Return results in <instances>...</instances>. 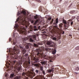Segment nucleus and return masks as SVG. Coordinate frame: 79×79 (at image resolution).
Instances as JSON below:
<instances>
[{
	"label": "nucleus",
	"mask_w": 79,
	"mask_h": 79,
	"mask_svg": "<svg viewBox=\"0 0 79 79\" xmlns=\"http://www.w3.org/2000/svg\"><path fill=\"white\" fill-rule=\"evenodd\" d=\"M71 21H72V19H71L69 20L67 22V24H68L69 25V23H71Z\"/></svg>",
	"instance_id": "nucleus-25"
},
{
	"label": "nucleus",
	"mask_w": 79,
	"mask_h": 79,
	"mask_svg": "<svg viewBox=\"0 0 79 79\" xmlns=\"http://www.w3.org/2000/svg\"><path fill=\"white\" fill-rule=\"evenodd\" d=\"M9 65H10V64H9Z\"/></svg>",
	"instance_id": "nucleus-61"
},
{
	"label": "nucleus",
	"mask_w": 79,
	"mask_h": 79,
	"mask_svg": "<svg viewBox=\"0 0 79 79\" xmlns=\"http://www.w3.org/2000/svg\"><path fill=\"white\" fill-rule=\"evenodd\" d=\"M20 14V13L19 12H18V14H17V15L18 16H19V15Z\"/></svg>",
	"instance_id": "nucleus-48"
},
{
	"label": "nucleus",
	"mask_w": 79,
	"mask_h": 79,
	"mask_svg": "<svg viewBox=\"0 0 79 79\" xmlns=\"http://www.w3.org/2000/svg\"><path fill=\"white\" fill-rule=\"evenodd\" d=\"M13 36L14 37H15V35H14V34H13Z\"/></svg>",
	"instance_id": "nucleus-56"
},
{
	"label": "nucleus",
	"mask_w": 79,
	"mask_h": 79,
	"mask_svg": "<svg viewBox=\"0 0 79 79\" xmlns=\"http://www.w3.org/2000/svg\"><path fill=\"white\" fill-rule=\"evenodd\" d=\"M28 39V38L27 37H26L24 38V39L23 40V42H24V41H26V40H27Z\"/></svg>",
	"instance_id": "nucleus-28"
},
{
	"label": "nucleus",
	"mask_w": 79,
	"mask_h": 79,
	"mask_svg": "<svg viewBox=\"0 0 79 79\" xmlns=\"http://www.w3.org/2000/svg\"><path fill=\"white\" fill-rule=\"evenodd\" d=\"M11 42H12V41H11Z\"/></svg>",
	"instance_id": "nucleus-62"
},
{
	"label": "nucleus",
	"mask_w": 79,
	"mask_h": 79,
	"mask_svg": "<svg viewBox=\"0 0 79 79\" xmlns=\"http://www.w3.org/2000/svg\"><path fill=\"white\" fill-rule=\"evenodd\" d=\"M34 28V31H38L39 29H40V26H39L38 27H37V26H35L33 27Z\"/></svg>",
	"instance_id": "nucleus-11"
},
{
	"label": "nucleus",
	"mask_w": 79,
	"mask_h": 79,
	"mask_svg": "<svg viewBox=\"0 0 79 79\" xmlns=\"http://www.w3.org/2000/svg\"><path fill=\"white\" fill-rule=\"evenodd\" d=\"M34 18L35 19H37L39 18V16L37 15H36L34 16Z\"/></svg>",
	"instance_id": "nucleus-24"
},
{
	"label": "nucleus",
	"mask_w": 79,
	"mask_h": 79,
	"mask_svg": "<svg viewBox=\"0 0 79 79\" xmlns=\"http://www.w3.org/2000/svg\"><path fill=\"white\" fill-rule=\"evenodd\" d=\"M70 58H69V60H70Z\"/></svg>",
	"instance_id": "nucleus-57"
},
{
	"label": "nucleus",
	"mask_w": 79,
	"mask_h": 79,
	"mask_svg": "<svg viewBox=\"0 0 79 79\" xmlns=\"http://www.w3.org/2000/svg\"><path fill=\"white\" fill-rule=\"evenodd\" d=\"M31 23H34V20H31L30 21Z\"/></svg>",
	"instance_id": "nucleus-41"
},
{
	"label": "nucleus",
	"mask_w": 79,
	"mask_h": 79,
	"mask_svg": "<svg viewBox=\"0 0 79 79\" xmlns=\"http://www.w3.org/2000/svg\"><path fill=\"white\" fill-rule=\"evenodd\" d=\"M18 31L20 32L21 34H24L26 32V28L23 27L22 29H18Z\"/></svg>",
	"instance_id": "nucleus-9"
},
{
	"label": "nucleus",
	"mask_w": 79,
	"mask_h": 79,
	"mask_svg": "<svg viewBox=\"0 0 79 79\" xmlns=\"http://www.w3.org/2000/svg\"><path fill=\"white\" fill-rule=\"evenodd\" d=\"M11 38H9V42H11Z\"/></svg>",
	"instance_id": "nucleus-46"
},
{
	"label": "nucleus",
	"mask_w": 79,
	"mask_h": 79,
	"mask_svg": "<svg viewBox=\"0 0 79 79\" xmlns=\"http://www.w3.org/2000/svg\"><path fill=\"white\" fill-rule=\"evenodd\" d=\"M64 27H65L66 29H68V27H69V25L68 23L65 24L64 25Z\"/></svg>",
	"instance_id": "nucleus-22"
},
{
	"label": "nucleus",
	"mask_w": 79,
	"mask_h": 79,
	"mask_svg": "<svg viewBox=\"0 0 79 79\" xmlns=\"http://www.w3.org/2000/svg\"><path fill=\"white\" fill-rule=\"evenodd\" d=\"M41 64H42V65H45V64H46L47 63V61H43L41 62Z\"/></svg>",
	"instance_id": "nucleus-20"
},
{
	"label": "nucleus",
	"mask_w": 79,
	"mask_h": 79,
	"mask_svg": "<svg viewBox=\"0 0 79 79\" xmlns=\"http://www.w3.org/2000/svg\"><path fill=\"white\" fill-rule=\"evenodd\" d=\"M77 21H79V17L77 16Z\"/></svg>",
	"instance_id": "nucleus-36"
},
{
	"label": "nucleus",
	"mask_w": 79,
	"mask_h": 79,
	"mask_svg": "<svg viewBox=\"0 0 79 79\" xmlns=\"http://www.w3.org/2000/svg\"><path fill=\"white\" fill-rule=\"evenodd\" d=\"M38 21H39V19H36V21H35V22L34 23V25H35V24H37V23H38Z\"/></svg>",
	"instance_id": "nucleus-27"
},
{
	"label": "nucleus",
	"mask_w": 79,
	"mask_h": 79,
	"mask_svg": "<svg viewBox=\"0 0 79 79\" xmlns=\"http://www.w3.org/2000/svg\"><path fill=\"white\" fill-rule=\"evenodd\" d=\"M15 23H16V21H15Z\"/></svg>",
	"instance_id": "nucleus-60"
},
{
	"label": "nucleus",
	"mask_w": 79,
	"mask_h": 79,
	"mask_svg": "<svg viewBox=\"0 0 79 79\" xmlns=\"http://www.w3.org/2000/svg\"><path fill=\"white\" fill-rule=\"evenodd\" d=\"M58 29V34L60 35H61L64 34V31H62V30H60V28H57Z\"/></svg>",
	"instance_id": "nucleus-10"
},
{
	"label": "nucleus",
	"mask_w": 79,
	"mask_h": 79,
	"mask_svg": "<svg viewBox=\"0 0 79 79\" xmlns=\"http://www.w3.org/2000/svg\"><path fill=\"white\" fill-rule=\"evenodd\" d=\"M31 63V62H30V60H28V61L27 62V63H26V64L25 65H26V67H29V65Z\"/></svg>",
	"instance_id": "nucleus-16"
},
{
	"label": "nucleus",
	"mask_w": 79,
	"mask_h": 79,
	"mask_svg": "<svg viewBox=\"0 0 79 79\" xmlns=\"http://www.w3.org/2000/svg\"><path fill=\"white\" fill-rule=\"evenodd\" d=\"M76 50H79V46H77L75 48Z\"/></svg>",
	"instance_id": "nucleus-33"
},
{
	"label": "nucleus",
	"mask_w": 79,
	"mask_h": 79,
	"mask_svg": "<svg viewBox=\"0 0 79 79\" xmlns=\"http://www.w3.org/2000/svg\"><path fill=\"white\" fill-rule=\"evenodd\" d=\"M44 79H45V78H44Z\"/></svg>",
	"instance_id": "nucleus-63"
},
{
	"label": "nucleus",
	"mask_w": 79,
	"mask_h": 79,
	"mask_svg": "<svg viewBox=\"0 0 79 79\" xmlns=\"http://www.w3.org/2000/svg\"><path fill=\"white\" fill-rule=\"evenodd\" d=\"M34 61H33V63H38V62H39V59L38 58H34Z\"/></svg>",
	"instance_id": "nucleus-15"
},
{
	"label": "nucleus",
	"mask_w": 79,
	"mask_h": 79,
	"mask_svg": "<svg viewBox=\"0 0 79 79\" xmlns=\"http://www.w3.org/2000/svg\"><path fill=\"white\" fill-rule=\"evenodd\" d=\"M19 49L21 50L22 53L23 54V56H25V57H27V56L28 55V54H25V53H26V50L24 49L23 47L21 45H19Z\"/></svg>",
	"instance_id": "nucleus-6"
},
{
	"label": "nucleus",
	"mask_w": 79,
	"mask_h": 79,
	"mask_svg": "<svg viewBox=\"0 0 79 79\" xmlns=\"http://www.w3.org/2000/svg\"><path fill=\"white\" fill-rule=\"evenodd\" d=\"M52 39L53 40H55V41H58L59 40V38H58L57 39L56 37H53L52 38Z\"/></svg>",
	"instance_id": "nucleus-21"
},
{
	"label": "nucleus",
	"mask_w": 79,
	"mask_h": 79,
	"mask_svg": "<svg viewBox=\"0 0 79 79\" xmlns=\"http://www.w3.org/2000/svg\"><path fill=\"white\" fill-rule=\"evenodd\" d=\"M78 30L79 31V27H78Z\"/></svg>",
	"instance_id": "nucleus-55"
},
{
	"label": "nucleus",
	"mask_w": 79,
	"mask_h": 79,
	"mask_svg": "<svg viewBox=\"0 0 79 79\" xmlns=\"http://www.w3.org/2000/svg\"><path fill=\"white\" fill-rule=\"evenodd\" d=\"M76 70L77 71H79V67H77L76 68Z\"/></svg>",
	"instance_id": "nucleus-35"
},
{
	"label": "nucleus",
	"mask_w": 79,
	"mask_h": 79,
	"mask_svg": "<svg viewBox=\"0 0 79 79\" xmlns=\"http://www.w3.org/2000/svg\"><path fill=\"white\" fill-rule=\"evenodd\" d=\"M46 45H47L48 46H47V45H45V46H46V47H54V45H55V43L52 41H48L46 43Z\"/></svg>",
	"instance_id": "nucleus-7"
},
{
	"label": "nucleus",
	"mask_w": 79,
	"mask_h": 79,
	"mask_svg": "<svg viewBox=\"0 0 79 79\" xmlns=\"http://www.w3.org/2000/svg\"><path fill=\"white\" fill-rule=\"evenodd\" d=\"M35 0L37 2H39V3H40V2H41V1L40 0Z\"/></svg>",
	"instance_id": "nucleus-34"
},
{
	"label": "nucleus",
	"mask_w": 79,
	"mask_h": 79,
	"mask_svg": "<svg viewBox=\"0 0 79 79\" xmlns=\"http://www.w3.org/2000/svg\"><path fill=\"white\" fill-rule=\"evenodd\" d=\"M18 46L17 45H15L13 49L12 48H10L9 49V56L10 58H14L16 59L18 58L17 55L19 53L20 50L18 49Z\"/></svg>",
	"instance_id": "nucleus-1"
},
{
	"label": "nucleus",
	"mask_w": 79,
	"mask_h": 79,
	"mask_svg": "<svg viewBox=\"0 0 79 79\" xmlns=\"http://www.w3.org/2000/svg\"><path fill=\"white\" fill-rule=\"evenodd\" d=\"M71 5H72V4H71Z\"/></svg>",
	"instance_id": "nucleus-59"
},
{
	"label": "nucleus",
	"mask_w": 79,
	"mask_h": 79,
	"mask_svg": "<svg viewBox=\"0 0 79 79\" xmlns=\"http://www.w3.org/2000/svg\"><path fill=\"white\" fill-rule=\"evenodd\" d=\"M63 24L62 23H61L59 25V27L60 28V30H62V28H63Z\"/></svg>",
	"instance_id": "nucleus-18"
},
{
	"label": "nucleus",
	"mask_w": 79,
	"mask_h": 79,
	"mask_svg": "<svg viewBox=\"0 0 79 79\" xmlns=\"http://www.w3.org/2000/svg\"><path fill=\"white\" fill-rule=\"evenodd\" d=\"M44 50V47L42 46L35 50L36 52H38L37 53V55L38 58H39V57H42L45 58H48L47 55L46 54L47 52Z\"/></svg>",
	"instance_id": "nucleus-2"
},
{
	"label": "nucleus",
	"mask_w": 79,
	"mask_h": 79,
	"mask_svg": "<svg viewBox=\"0 0 79 79\" xmlns=\"http://www.w3.org/2000/svg\"><path fill=\"white\" fill-rule=\"evenodd\" d=\"M63 23L64 24H68V22L66 20L64 19V18L63 19Z\"/></svg>",
	"instance_id": "nucleus-19"
},
{
	"label": "nucleus",
	"mask_w": 79,
	"mask_h": 79,
	"mask_svg": "<svg viewBox=\"0 0 79 79\" xmlns=\"http://www.w3.org/2000/svg\"><path fill=\"white\" fill-rule=\"evenodd\" d=\"M38 36V34H36L35 35H33V36H30L29 37V40L30 42H34V40L36 39V37Z\"/></svg>",
	"instance_id": "nucleus-8"
},
{
	"label": "nucleus",
	"mask_w": 79,
	"mask_h": 79,
	"mask_svg": "<svg viewBox=\"0 0 79 79\" xmlns=\"http://www.w3.org/2000/svg\"><path fill=\"white\" fill-rule=\"evenodd\" d=\"M77 6L78 8V9H79V4L77 5Z\"/></svg>",
	"instance_id": "nucleus-49"
},
{
	"label": "nucleus",
	"mask_w": 79,
	"mask_h": 79,
	"mask_svg": "<svg viewBox=\"0 0 79 79\" xmlns=\"http://www.w3.org/2000/svg\"><path fill=\"white\" fill-rule=\"evenodd\" d=\"M43 10H44V8L43 7H40L39 10L41 11H43Z\"/></svg>",
	"instance_id": "nucleus-23"
},
{
	"label": "nucleus",
	"mask_w": 79,
	"mask_h": 79,
	"mask_svg": "<svg viewBox=\"0 0 79 79\" xmlns=\"http://www.w3.org/2000/svg\"><path fill=\"white\" fill-rule=\"evenodd\" d=\"M49 58H50L51 60H53V58L52 57H49Z\"/></svg>",
	"instance_id": "nucleus-50"
},
{
	"label": "nucleus",
	"mask_w": 79,
	"mask_h": 79,
	"mask_svg": "<svg viewBox=\"0 0 79 79\" xmlns=\"http://www.w3.org/2000/svg\"><path fill=\"white\" fill-rule=\"evenodd\" d=\"M29 47V46L28 45H27L25 46V48L26 49H28Z\"/></svg>",
	"instance_id": "nucleus-30"
},
{
	"label": "nucleus",
	"mask_w": 79,
	"mask_h": 79,
	"mask_svg": "<svg viewBox=\"0 0 79 79\" xmlns=\"http://www.w3.org/2000/svg\"><path fill=\"white\" fill-rule=\"evenodd\" d=\"M76 18V17L75 16H73L72 17V19H74Z\"/></svg>",
	"instance_id": "nucleus-37"
},
{
	"label": "nucleus",
	"mask_w": 79,
	"mask_h": 79,
	"mask_svg": "<svg viewBox=\"0 0 79 79\" xmlns=\"http://www.w3.org/2000/svg\"><path fill=\"white\" fill-rule=\"evenodd\" d=\"M13 77H14V73H12V74H11L10 76V78H13Z\"/></svg>",
	"instance_id": "nucleus-26"
},
{
	"label": "nucleus",
	"mask_w": 79,
	"mask_h": 79,
	"mask_svg": "<svg viewBox=\"0 0 79 79\" xmlns=\"http://www.w3.org/2000/svg\"><path fill=\"white\" fill-rule=\"evenodd\" d=\"M45 49L46 51H48V48H46Z\"/></svg>",
	"instance_id": "nucleus-44"
},
{
	"label": "nucleus",
	"mask_w": 79,
	"mask_h": 79,
	"mask_svg": "<svg viewBox=\"0 0 79 79\" xmlns=\"http://www.w3.org/2000/svg\"><path fill=\"white\" fill-rule=\"evenodd\" d=\"M51 76H52H52H53V74H52Z\"/></svg>",
	"instance_id": "nucleus-54"
},
{
	"label": "nucleus",
	"mask_w": 79,
	"mask_h": 79,
	"mask_svg": "<svg viewBox=\"0 0 79 79\" xmlns=\"http://www.w3.org/2000/svg\"><path fill=\"white\" fill-rule=\"evenodd\" d=\"M61 0H60V2L61 1Z\"/></svg>",
	"instance_id": "nucleus-58"
},
{
	"label": "nucleus",
	"mask_w": 79,
	"mask_h": 79,
	"mask_svg": "<svg viewBox=\"0 0 79 79\" xmlns=\"http://www.w3.org/2000/svg\"><path fill=\"white\" fill-rule=\"evenodd\" d=\"M51 19H52V18H51V17H49V18H48V20L49 21H50V20H51Z\"/></svg>",
	"instance_id": "nucleus-40"
},
{
	"label": "nucleus",
	"mask_w": 79,
	"mask_h": 79,
	"mask_svg": "<svg viewBox=\"0 0 79 79\" xmlns=\"http://www.w3.org/2000/svg\"><path fill=\"white\" fill-rule=\"evenodd\" d=\"M35 76V73H32L30 75V77L31 79H32Z\"/></svg>",
	"instance_id": "nucleus-14"
},
{
	"label": "nucleus",
	"mask_w": 79,
	"mask_h": 79,
	"mask_svg": "<svg viewBox=\"0 0 79 79\" xmlns=\"http://www.w3.org/2000/svg\"><path fill=\"white\" fill-rule=\"evenodd\" d=\"M75 12V11L74 10H73L71 12V13H74Z\"/></svg>",
	"instance_id": "nucleus-39"
},
{
	"label": "nucleus",
	"mask_w": 79,
	"mask_h": 79,
	"mask_svg": "<svg viewBox=\"0 0 79 79\" xmlns=\"http://www.w3.org/2000/svg\"><path fill=\"white\" fill-rule=\"evenodd\" d=\"M50 62H52V60H50Z\"/></svg>",
	"instance_id": "nucleus-53"
},
{
	"label": "nucleus",
	"mask_w": 79,
	"mask_h": 79,
	"mask_svg": "<svg viewBox=\"0 0 79 79\" xmlns=\"http://www.w3.org/2000/svg\"><path fill=\"white\" fill-rule=\"evenodd\" d=\"M53 19H52L51 21V23L52 24V23H53Z\"/></svg>",
	"instance_id": "nucleus-43"
},
{
	"label": "nucleus",
	"mask_w": 79,
	"mask_h": 79,
	"mask_svg": "<svg viewBox=\"0 0 79 79\" xmlns=\"http://www.w3.org/2000/svg\"><path fill=\"white\" fill-rule=\"evenodd\" d=\"M78 58H79V54L78 55Z\"/></svg>",
	"instance_id": "nucleus-52"
},
{
	"label": "nucleus",
	"mask_w": 79,
	"mask_h": 79,
	"mask_svg": "<svg viewBox=\"0 0 79 79\" xmlns=\"http://www.w3.org/2000/svg\"><path fill=\"white\" fill-rule=\"evenodd\" d=\"M69 36H70L71 37V36H72V35H69Z\"/></svg>",
	"instance_id": "nucleus-51"
},
{
	"label": "nucleus",
	"mask_w": 79,
	"mask_h": 79,
	"mask_svg": "<svg viewBox=\"0 0 79 79\" xmlns=\"http://www.w3.org/2000/svg\"><path fill=\"white\" fill-rule=\"evenodd\" d=\"M52 54H55L56 53V50L55 49L54 51H52Z\"/></svg>",
	"instance_id": "nucleus-29"
},
{
	"label": "nucleus",
	"mask_w": 79,
	"mask_h": 79,
	"mask_svg": "<svg viewBox=\"0 0 79 79\" xmlns=\"http://www.w3.org/2000/svg\"><path fill=\"white\" fill-rule=\"evenodd\" d=\"M13 45H16V43L14 41H13Z\"/></svg>",
	"instance_id": "nucleus-42"
},
{
	"label": "nucleus",
	"mask_w": 79,
	"mask_h": 79,
	"mask_svg": "<svg viewBox=\"0 0 79 79\" xmlns=\"http://www.w3.org/2000/svg\"><path fill=\"white\" fill-rule=\"evenodd\" d=\"M15 26L16 27H18V24H15Z\"/></svg>",
	"instance_id": "nucleus-47"
},
{
	"label": "nucleus",
	"mask_w": 79,
	"mask_h": 79,
	"mask_svg": "<svg viewBox=\"0 0 79 79\" xmlns=\"http://www.w3.org/2000/svg\"><path fill=\"white\" fill-rule=\"evenodd\" d=\"M58 23V19H56V21H54V23H53L54 25H55L54 26L55 27H57V24Z\"/></svg>",
	"instance_id": "nucleus-13"
},
{
	"label": "nucleus",
	"mask_w": 79,
	"mask_h": 79,
	"mask_svg": "<svg viewBox=\"0 0 79 79\" xmlns=\"http://www.w3.org/2000/svg\"><path fill=\"white\" fill-rule=\"evenodd\" d=\"M12 66L13 68H14L15 69H16L15 71L17 73H18L21 69V62L19 61L17 62L16 60H14L12 62Z\"/></svg>",
	"instance_id": "nucleus-4"
},
{
	"label": "nucleus",
	"mask_w": 79,
	"mask_h": 79,
	"mask_svg": "<svg viewBox=\"0 0 79 79\" xmlns=\"http://www.w3.org/2000/svg\"><path fill=\"white\" fill-rule=\"evenodd\" d=\"M73 21H71V26H73Z\"/></svg>",
	"instance_id": "nucleus-38"
},
{
	"label": "nucleus",
	"mask_w": 79,
	"mask_h": 79,
	"mask_svg": "<svg viewBox=\"0 0 79 79\" xmlns=\"http://www.w3.org/2000/svg\"><path fill=\"white\" fill-rule=\"evenodd\" d=\"M75 74H79V73L77 72H74Z\"/></svg>",
	"instance_id": "nucleus-45"
},
{
	"label": "nucleus",
	"mask_w": 79,
	"mask_h": 79,
	"mask_svg": "<svg viewBox=\"0 0 79 79\" xmlns=\"http://www.w3.org/2000/svg\"><path fill=\"white\" fill-rule=\"evenodd\" d=\"M39 70H36L35 71V73H36V74H37V73H39Z\"/></svg>",
	"instance_id": "nucleus-31"
},
{
	"label": "nucleus",
	"mask_w": 79,
	"mask_h": 79,
	"mask_svg": "<svg viewBox=\"0 0 79 79\" xmlns=\"http://www.w3.org/2000/svg\"><path fill=\"white\" fill-rule=\"evenodd\" d=\"M27 45H28V46H30L32 45V44L31 43H27Z\"/></svg>",
	"instance_id": "nucleus-32"
},
{
	"label": "nucleus",
	"mask_w": 79,
	"mask_h": 79,
	"mask_svg": "<svg viewBox=\"0 0 79 79\" xmlns=\"http://www.w3.org/2000/svg\"><path fill=\"white\" fill-rule=\"evenodd\" d=\"M39 45H43V44H42V42L38 43V44L34 43V46L35 47H39Z\"/></svg>",
	"instance_id": "nucleus-12"
},
{
	"label": "nucleus",
	"mask_w": 79,
	"mask_h": 79,
	"mask_svg": "<svg viewBox=\"0 0 79 79\" xmlns=\"http://www.w3.org/2000/svg\"><path fill=\"white\" fill-rule=\"evenodd\" d=\"M35 66H36V67H37V68H40V71H42L43 74H44V75H45V71L44 70V68L42 66H41V64H34Z\"/></svg>",
	"instance_id": "nucleus-5"
},
{
	"label": "nucleus",
	"mask_w": 79,
	"mask_h": 79,
	"mask_svg": "<svg viewBox=\"0 0 79 79\" xmlns=\"http://www.w3.org/2000/svg\"><path fill=\"white\" fill-rule=\"evenodd\" d=\"M54 70H55V69H54V68L53 67H52L51 69H49L48 70V73H51V72H53Z\"/></svg>",
	"instance_id": "nucleus-17"
},
{
	"label": "nucleus",
	"mask_w": 79,
	"mask_h": 79,
	"mask_svg": "<svg viewBox=\"0 0 79 79\" xmlns=\"http://www.w3.org/2000/svg\"><path fill=\"white\" fill-rule=\"evenodd\" d=\"M22 14L21 15H20L17 20V21L19 22L20 24L23 25L24 24V21H25L27 18V16L26 15V12L23 10L22 11Z\"/></svg>",
	"instance_id": "nucleus-3"
}]
</instances>
